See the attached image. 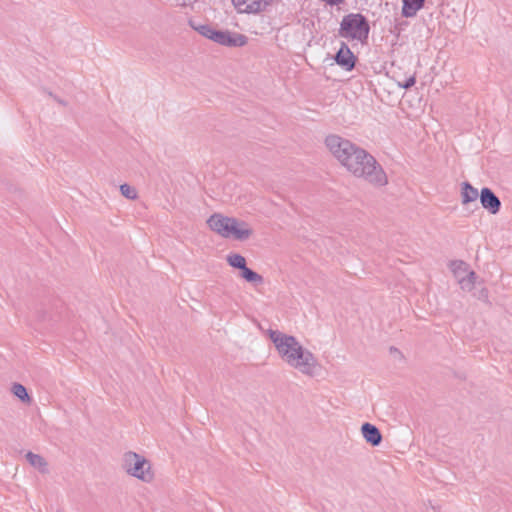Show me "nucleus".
<instances>
[{"label":"nucleus","instance_id":"nucleus-6","mask_svg":"<svg viewBox=\"0 0 512 512\" xmlns=\"http://www.w3.org/2000/svg\"><path fill=\"white\" fill-rule=\"evenodd\" d=\"M234 217H230L222 212H213L205 219L207 230L221 238H228L230 226Z\"/></svg>","mask_w":512,"mask_h":512},{"label":"nucleus","instance_id":"nucleus-1","mask_svg":"<svg viewBox=\"0 0 512 512\" xmlns=\"http://www.w3.org/2000/svg\"><path fill=\"white\" fill-rule=\"evenodd\" d=\"M323 145L346 177L374 187L388 184L384 167L368 150L336 134L326 135Z\"/></svg>","mask_w":512,"mask_h":512},{"label":"nucleus","instance_id":"nucleus-4","mask_svg":"<svg viewBox=\"0 0 512 512\" xmlns=\"http://www.w3.org/2000/svg\"><path fill=\"white\" fill-rule=\"evenodd\" d=\"M369 24L360 14H349L343 17L339 33L349 42L362 43L369 34Z\"/></svg>","mask_w":512,"mask_h":512},{"label":"nucleus","instance_id":"nucleus-7","mask_svg":"<svg viewBox=\"0 0 512 512\" xmlns=\"http://www.w3.org/2000/svg\"><path fill=\"white\" fill-rule=\"evenodd\" d=\"M479 204L481 209L489 216H497L502 210V201L497 193L490 187L480 188Z\"/></svg>","mask_w":512,"mask_h":512},{"label":"nucleus","instance_id":"nucleus-17","mask_svg":"<svg viewBox=\"0 0 512 512\" xmlns=\"http://www.w3.org/2000/svg\"><path fill=\"white\" fill-rule=\"evenodd\" d=\"M239 276L248 284L258 286L263 283V277L248 265L239 271Z\"/></svg>","mask_w":512,"mask_h":512},{"label":"nucleus","instance_id":"nucleus-8","mask_svg":"<svg viewBox=\"0 0 512 512\" xmlns=\"http://www.w3.org/2000/svg\"><path fill=\"white\" fill-rule=\"evenodd\" d=\"M255 237V230L253 226L245 221L237 218L233 219L230 226L229 237L239 242H246Z\"/></svg>","mask_w":512,"mask_h":512},{"label":"nucleus","instance_id":"nucleus-21","mask_svg":"<svg viewBox=\"0 0 512 512\" xmlns=\"http://www.w3.org/2000/svg\"><path fill=\"white\" fill-rule=\"evenodd\" d=\"M321 1L327 5L335 6V5H339L343 2H345L346 0H321Z\"/></svg>","mask_w":512,"mask_h":512},{"label":"nucleus","instance_id":"nucleus-3","mask_svg":"<svg viewBox=\"0 0 512 512\" xmlns=\"http://www.w3.org/2000/svg\"><path fill=\"white\" fill-rule=\"evenodd\" d=\"M119 468L127 477L140 483L149 484L156 479L152 461L143 453L129 449L122 453Z\"/></svg>","mask_w":512,"mask_h":512},{"label":"nucleus","instance_id":"nucleus-19","mask_svg":"<svg viewBox=\"0 0 512 512\" xmlns=\"http://www.w3.org/2000/svg\"><path fill=\"white\" fill-rule=\"evenodd\" d=\"M119 192L120 195L129 200V201H136L139 199V191L137 187L130 183H122L119 185Z\"/></svg>","mask_w":512,"mask_h":512},{"label":"nucleus","instance_id":"nucleus-16","mask_svg":"<svg viewBox=\"0 0 512 512\" xmlns=\"http://www.w3.org/2000/svg\"><path fill=\"white\" fill-rule=\"evenodd\" d=\"M11 394L14 398H16L20 403L24 405H29L32 402V397L28 392L27 388L20 383H14L10 388Z\"/></svg>","mask_w":512,"mask_h":512},{"label":"nucleus","instance_id":"nucleus-18","mask_svg":"<svg viewBox=\"0 0 512 512\" xmlns=\"http://www.w3.org/2000/svg\"><path fill=\"white\" fill-rule=\"evenodd\" d=\"M226 263L233 269L238 271L247 266L246 258L238 252H230L226 256Z\"/></svg>","mask_w":512,"mask_h":512},{"label":"nucleus","instance_id":"nucleus-2","mask_svg":"<svg viewBox=\"0 0 512 512\" xmlns=\"http://www.w3.org/2000/svg\"><path fill=\"white\" fill-rule=\"evenodd\" d=\"M266 336L281 361L288 367L308 376L321 372L317 356L296 337L277 329H268Z\"/></svg>","mask_w":512,"mask_h":512},{"label":"nucleus","instance_id":"nucleus-5","mask_svg":"<svg viewBox=\"0 0 512 512\" xmlns=\"http://www.w3.org/2000/svg\"><path fill=\"white\" fill-rule=\"evenodd\" d=\"M449 272L458 289L464 293L474 291L478 285L477 273L469 264L462 260H454L449 263Z\"/></svg>","mask_w":512,"mask_h":512},{"label":"nucleus","instance_id":"nucleus-11","mask_svg":"<svg viewBox=\"0 0 512 512\" xmlns=\"http://www.w3.org/2000/svg\"><path fill=\"white\" fill-rule=\"evenodd\" d=\"M480 189L478 190L470 182H462L459 186V201L462 206L468 207L479 199Z\"/></svg>","mask_w":512,"mask_h":512},{"label":"nucleus","instance_id":"nucleus-20","mask_svg":"<svg viewBox=\"0 0 512 512\" xmlns=\"http://www.w3.org/2000/svg\"><path fill=\"white\" fill-rule=\"evenodd\" d=\"M216 27L210 25H200L195 29L204 37L211 39Z\"/></svg>","mask_w":512,"mask_h":512},{"label":"nucleus","instance_id":"nucleus-12","mask_svg":"<svg viewBox=\"0 0 512 512\" xmlns=\"http://www.w3.org/2000/svg\"><path fill=\"white\" fill-rule=\"evenodd\" d=\"M232 5L238 13L253 14L260 12L264 6V0H232Z\"/></svg>","mask_w":512,"mask_h":512},{"label":"nucleus","instance_id":"nucleus-10","mask_svg":"<svg viewBox=\"0 0 512 512\" xmlns=\"http://www.w3.org/2000/svg\"><path fill=\"white\" fill-rule=\"evenodd\" d=\"M210 40L227 46H242L246 43V38L244 35L229 30H221L218 28H215Z\"/></svg>","mask_w":512,"mask_h":512},{"label":"nucleus","instance_id":"nucleus-13","mask_svg":"<svg viewBox=\"0 0 512 512\" xmlns=\"http://www.w3.org/2000/svg\"><path fill=\"white\" fill-rule=\"evenodd\" d=\"M361 435L371 446H378L382 441V436L378 428L370 423L361 426Z\"/></svg>","mask_w":512,"mask_h":512},{"label":"nucleus","instance_id":"nucleus-9","mask_svg":"<svg viewBox=\"0 0 512 512\" xmlns=\"http://www.w3.org/2000/svg\"><path fill=\"white\" fill-rule=\"evenodd\" d=\"M23 460L28 467L41 474H46L50 470L49 461L40 452L31 449L26 450L23 453Z\"/></svg>","mask_w":512,"mask_h":512},{"label":"nucleus","instance_id":"nucleus-14","mask_svg":"<svg viewBox=\"0 0 512 512\" xmlns=\"http://www.w3.org/2000/svg\"><path fill=\"white\" fill-rule=\"evenodd\" d=\"M335 60L339 66L347 71L351 70L355 65V56L346 46L340 47L336 54Z\"/></svg>","mask_w":512,"mask_h":512},{"label":"nucleus","instance_id":"nucleus-15","mask_svg":"<svg viewBox=\"0 0 512 512\" xmlns=\"http://www.w3.org/2000/svg\"><path fill=\"white\" fill-rule=\"evenodd\" d=\"M425 0H401V13L405 17L415 16L424 6Z\"/></svg>","mask_w":512,"mask_h":512}]
</instances>
